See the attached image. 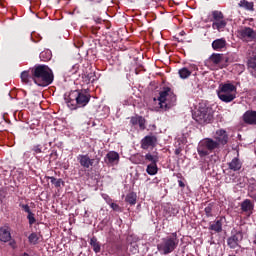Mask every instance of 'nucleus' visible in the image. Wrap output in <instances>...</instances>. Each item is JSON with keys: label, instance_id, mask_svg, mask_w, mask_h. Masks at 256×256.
<instances>
[{"label": "nucleus", "instance_id": "obj_1", "mask_svg": "<svg viewBox=\"0 0 256 256\" xmlns=\"http://www.w3.org/2000/svg\"><path fill=\"white\" fill-rule=\"evenodd\" d=\"M31 73L34 83L40 87H47L53 83V71L46 65L35 66Z\"/></svg>", "mask_w": 256, "mask_h": 256}, {"label": "nucleus", "instance_id": "obj_2", "mask_svg": "<svg viewBox=\"0 0 256 256\" xmlns=\"http://www.w3.org/2000/svg\"><path fill=\"white\" fill-rule=\"evenodd\" d=\"M217 95L218 99L223 103H231L237 99V86L230 82L221 83L218 87Z\"/></svg>", "mask_w": 256, "mask_h": 256}, {"label": "nucleus", "instance_id": "obj_3", "mask_svg": "<svg viewBox=\"0 0 256 256\" xmlns=\"http://www.w3.org/2000/svg\"><path fill=\"white\" fill-rule=\"evenodd\" d=\"M179 245V238L177 233H172L170 236H167L162 239L161 243L158 244V251L163 255H169L173 253Z\"/></svg>", "mask_w": 256, "mask_h": 256}, {"label": "nucleus", "instance_id": "obj_4", "mask_svg": "<svg viewBox=\"0 0 256 256\" xmlns=\"http://www.w3.org/2000/svg\"><path fill=\"white\" fill-rule=\"evenodd\" d=\"M194 119L200 125L211 123L213 121V108L206 104L200 103L198 110L194 114Z\"/></svg>", "mask_w": 256, "mask_h": 256}, {"label": "nucleus", "instance_id": "obj_5", "mask_svg": "<svg viewBox=\"0 0 256 256\" xmlns=\"http://www.w3.org/2000/svg\"><path fill=\"white\" fill-rule=\"evenodd\" d=\"M68 107L77 109V107H85L89 103L91 96L87 93L74 91L69 95Z\"/></svg>", "mask_w": 256, "mask_h": 256}, {"label": "nucleus", "instance_id": "obj_6", "mask_svg": "<svg viewBox=\"0 0 256 256\" xmlns=\"http://www.w3.org/2000/svg\"><path fill=\"white\" fill-rule=\"evenodd\" d=\"M215 149H219V144L212 138L202 139L197 146V153L199 157H207L210 153H213Z\"/></svg>", "mask_w": 256, "mask_h": 256}, {"label": "nucleus", "instance_id": "obj_7", "mask_svg": "<svg viewBox=\"0 0 256 256\" xmlns=\"http://www.w3.org/2000/svg\"><path fill=\"white\" fill-rule=\"evenodd\" d=\"M160 109H171L175 105V101H177V97L171 89L167 88L166 90L160 92V96L158 98Z\"/></svg>", "mask_w": 256, "mask_h": 256}, {"label": "nucleus", "instance_id": "obj_8", "mask_svg": "<svg viewBox=\"0 0 256 256\" xmlns=\"http://www.w3.org/2000/svg\"><path fill=\"white\" fill-rule=\"evenodd\" d=\"M212 28L217 29V31L221 32L225 27H227V21L225 20V16L223 12L214 10L212 11Z\"/></svg>", "mask_w": 256, "mask_h": 256}, {"label": "nucleus", "instance_id": "obj_9", "mask_svg": "<svg viewBox=\"0 0 256 256\" xmlns=\"http://www.w3.org/2000/svg\"><path fill=\"white\" fill-rule=\"evenodd\" d=\"M237 35L239 39H242V41H246L249 43V41H255L256 39V33L255 31L250 27H243L237 31Z\"/></svg>", "mask_w": 256, "mask_h": 256}, {"label": "nucleus", "instance_id": "obj_10", "mask_svg": "<svg viewBox=\"0 0 256 256\" xmlns=\"http://www.w3.org/2000/svg\"><path fill=\"white\" fill-rule=\"evenodd\" d=\"M209 63L214 65V67L223 69L224 67H227V57H225L223 54L214 53L209 57Z\"/></svg>", "mask_w": 256, "mask_h": 256}, {"label": "nucleus", "instance_id": "obj_11", "mask_svg": "<svg viewBox=\"0 0 256 256\" xmlns=\"http://www.w3.org/2000/svg\"><path fill=\"white\" fill-rule=\"evenodd\" d=\"M215 143H218V149L220 145H227L229 141V135H227V131L220 129L217 130L214 135Z\"/></svg>", "mask_w": 256, "mask_h": 256}, {"label": "nucleus", "instance_id": "obj_12", "mask_svg": "<svg viewBox=\"0 0 256 256\" xmlns=\"http://www.w3.org/2000/svg\"><path fill=\"white\" fill-rule=\"evenodd\" d=\"M155 145H157V137L153 135L145 136L141 140V149L147 150L150 147H155Z\"/></svg>", "mask_w": 256, "mask_h": 256}, {"label": "nucleus", "instance_id": "obj_13", "mask_svg": "<svg viewBox=\"0 0 256 256\" xmlns=\"http://www.w3.org/2000/svg\"><path fill=\"white\" fill-rule=\"evenodd\" d=\"M77 160L79 161L81 167L84 169H89V167H93V163H95V159H90L89 155H78Z\"/></svg>", "mask_w": 256, "mask_h": 256}, {"label": "nucleus", "instance_id": "obj_14", "mask_svg": "<svg viewBox=\"0 0 256 256\" xmlns=\"http://www.w3.org/2000/svg\"><path fill=\"white\" fill-rule=\"evenodd\" d=\"M240 241H243V234L241 232H238L235 235L228 238L227 243L231 249H237V247H239Z\"/></svg>", "mask_w": 256, "mask_h": 256}, {"label": "nucleus", "instance_id": "obj_15", "mask_svg": "<svg viewBox=\"0 0 256 256\" xmlns=\"http://www.w3.org/2000/svg\"><path fill=\"white\" fill-rule=\"evenodd\" d=\"M0 241L2 243H9L11 241V230H9V227L4 226L0 228Z\"/></svg>", "mask_w": 256, "mask_h": 256}, {"label": "nucleus", "instance_id": "obj_16", "mask_svg": "<svg viewBox=\"0 0 256 256\" xmlns=\"http://www.w3.org/2000/svg\"><path fill=\"white\" fill-rule=\"evenodd\" d=\"M243 121L248 125H256V111H247L243 115Z\"/></svg>", "mask_w": 256, "mask_h": 256}, {"label": "nucleus", "instance_id": "obj_17", "mask_svg": "<svg viewBox=\"0 0 256 256\" xmlns=\"http://www.w3.org/2000/svg\"><path fill=\"white\" fill-rule=\"evenodd\" d=\"M227 47V40L225 38L216 39L212 42V49L214 51H221V49H225Z\"/></svg>", "mask_w": 256, "mask_h": 256}, {"label": "nucleus", "instance_id": "obj_18", "mask_svg": "<svg viewBox=\"0 0 256 256\" xmlns=\"http://www.w3.org/2000/svg\"><path fill=\"white\" fill-rule=\"evenodd\" d=\"M196 67L195 66H190L189 68L184 67L179 70V75L181 79H188V77H191V73L195 71Z\"/></svg>", "mask_w": 256, "mask_h": 256}, {"label": "nucleus", "instance_id": "obj_19", "mask_svg": "<svg viewBox=\"0 0 256 256\" xmlns=\"http://www.w3.org/2000/svg\"><path fill=\"white\" fill-rule=\"evenodd\" d=\"M253 202H251V200L246 199L241 203V210L244 213H248V215H251L252 211H253Z\"/></svg>", "mask_w": 256, "mask_h": 256}, {"label": "nucleus", "instance_id": "obj_20", "mask_svg": "<svg viewBox=\"0 0 256 256\" xmlns=\"http://www.w3.org/2000/svg\"><path fill=\"white\" fill-rule=\"evenodd\" d=\"M248 67L256 71V43L252 45V57L248 60Z\"/></svg>", "mask_w": 256, "mask_h": 256}, {"label": "nucleus", "instance_id": "obj_21", "mask_svg": "<svg viewBox=\"0 0 256 256\" xmlns=\"http://www.w3.org/2000/svg\"><path fill=\"white\" fill-rule=\"evenodd\" d=\"M106 159L110 165H117L119 163V153L111 151L106 155Z\"/></svg>", "mask_w": 256, "mask_h": 256}, {"label": "nucleus", "instance_id": "obj_22", "mask_svg": "<svg viewBox=\"0 0 256 256\" xmlns=\"http://www.w3.org/2000/svg\"><path fill=\"white\" fill-rule=\"evenodd\" d=\"M228 167L231 171H240L242 164L239 158H233L231 162L228 163Z\"/></svg>", "mask_w": 256, "mask_h": 256}, {"label": "nucleus", "instance_id": "obj_23", "mask_svg": "<svg viewBox=\"0 0 256 256\" xmlns=\"http://www.w3.org/2000/svg\"><path fill=\"white\" fill-rule=\"evenodd\" d=\"M238 5L239 7H242V9H246V11H255V4H253V2L241 0Z\"/></svg>", "mask_w": 256, "mask_h": 256}, {"label": "nucleus", "instance_id": "obj_24", "mask_svg": "<svg viewBox=\"0 0 256 256\" xmlns=\"http://www.w3.org/2000/svg\"><path fill=\"white\" fill-rule=\"evenodd\" d=\"M158 171L159 168L157 167V164L150 163L147 165L146 173H148V175H157Z\"/></svg>", "mask_w": 256, "mask_h": 256}, {"label": "nucleus", "instance_id": "obj_25", "mask_svg": "<svg viewBox=\"0 0 256 256\" xmlns=\"http://www.w3.org/2000/svg\"><path fill=\"white\" fill-rule=\"evenodd\" d=\"M211 231H215L216 233H221L223 230V224L221 223V220H217L216 222L212 223L210 225Z\"/></svg>", "mask_w": 256, "mask_h": 256}, {"label": "nucleus", "instance_id": "obj_26", "mask_svg": "<svg viewBox=\"0 0 256 256\" xmlns=\"http://www.w3.org/2000/svg\"><path fill=\"white\" fill-rule=\"evenodd\" d=\"M90 245L91 247H93V251H95L96 253L101 252V244L99 243V241H97L95 237L91 238Z\"/></svg>", "mask_w": 256, "mask_h": 256}, {"label": "nucleus", "instance_id": "obj_27", "mask_svg": "<svg viewBox=\"0 0 256 256\" xmlns=\"http://www.w3.org/2000/svg\"><path fill=\"white\" fill-rule=\"evenodd\" d=\"M145 159L146 161H149V163H154V164L159 163V156H157V154L147 153L145 155Z\"/></svg>", "mask_w": 256, "mask_h": 256}, {"label": "nucleus", "instance_id": "obj_28", "mask_svg": "<svg viewBox=\"0 0 256 256\" xmlns=\"http://www.w3.org/2000/svg\"><path fill=\"white\" fill-rule=\"evenodd\" d=\"M20 77L22 83L25 85H29V83H31V76L29 75V71H23Z\"/></svg>", "mask_w": 256, "mask_h": 256}, {"label": "nucleus", "instance_id": "obj_29", "mask_svg": "<svg viewBox=\"0 0 256 256\" xmlns=\"http://www.w3.org/2000/svg\"><path fill=\"white\" fill-rule=\"evenodd\" d=\"M126 202L129 203L130 205H135L137 203V194L135 193H130L126 196Z\"/></svg>", "mask_w": 256, "mask_h": 256}, {"label": "nucleus", "instance_id": "obj_30", "mask_svg": "<svg viewBox=\"0 0 256 256\" xmlns=\"http://www.w3.org/2000/svg\"><path fill=\"white\" fill-rule=\"evenodd\" d=\"M51 57H52V54H51L50 50L42 51L40 53L41 61H50Z\"/></svg>", "mask_w": 256, "mask_h": 256}, {"label": "nucleus", "instance_id": "obj_31", "mask_svg": "<svg viewBox=\"0 0 256 256\" xmlns=\"http://www.w3.org/2000/svg\"><path fill=\"white\" fill-rule=\"evenodd\" d=\"M29 243H32V245H37L39 243V234L32 233L28 237Z\"/></svg>", "mask_w": 256, "mask_h": 256}, {"label": "nucleus", "instance_id": "obj_32", "mask_svg": "<svg viewBox=\"0 0 256 256\" xmlns=\"http://www.w3.org/2000/svg\"><path fill=\"white\" fill-rule=\"evenodd\" d=\"M50 181L55 187H61V185H63V180L57 179L55 177H50Z\"/></svg>", "mask_w": 256, "mask_h": 256}, {"label": "nucleus", "instance_id": "obj_33", "mask_svg": "<svg viewBox=\"0 0 256 256\" xmlns=\"http://www.w3.org/2000/svg\"><path fill=\"white\" fill-rule=\"evenodd\" d=\"M27 219L29 221V225H33L37 221L33 212H30V214H28Z\"/></svg>", "mask_w": 256, "mask_h": 256}, {"label": "nucleus", "instance_id": "obj_34", "mask_svg": "<svg viewBox=\"0 0 256 256\" xmlns=\"http://www.w3.org/2000/svg\"><path fill=\"white\" fill-rule=\"evenodd\" d=\"M21 207H22L23 211H25V213H28V215H29L30 213H32V212H31V208L29 207V205H27V204H22Z\"/></svg>", "mask_w": 256, "mask_h": 256}, {"label": "nucleus", "instance_id": "obj_35", "mask_svg": "<svg viewBox=\"0 0 256 256\" xmlns=\"http://www.w3.org/2000/svg\"><path fill=\"white\" fill-rule=\"evenodd\" d=\"M248 195H249V197H251V199H255V201H256V193L253 192V189L251 187L249 188Z\"/></svg>", "mask_w": 256, "mask_h": 256}, {"label": "nucleus", "instance_id": "obj_36", "mask_svg": "<svg viewBox=\"0 0 256 256\" xmlns=\"http://www.w3.org/2000/svg\"><path fill=\"white\" fill-rule=\"evenodd\" d=\"M33 151H34V153H36V154L41 153V152H42V151H41V146H40V145L34 146V147H33Z\"/></svg>", "mask_w": 256, "mask_h": 256}, {"label": "nucleus", "instance_id": "obj_37", "mask_svg": "<svg viewBox=\"0 0 256 256\" xmlns=\"http://www.w3.org/2000/svg\"><path fill=\"white\" fill-rule=\"evenodd\" d=\"M110 207H111V209H113V211H119V209H120V207L115 203H111Z\"/></svg>", "mask_w": 256, "mask_h": 256}, {"label": "nucleus", "instance_id": "obj_38", "mask_svg": "<svg viewBox=\"0 0 256 256\" xmlns=\"http://www.w3.org/2000/svg\"><path fill=\"white\" fill-rule=\"evenodd\" d=\"M205 213H206V215H207V217H211V207H206L205 208Z\"/></svg>", "mask_w": 256, "mask_h": 256}, {"label": "nucleus", "instance_id": "obj_39", "mask_svg": "<svg viewBox=\"0 0 256 256\" xmlns=\"http://www.w3.org/2000/svg\"><path fill=\"white\" fill-rule=\"evenodd\" d=\"M136 157H138V160H136L135 163L139 165L141 163V159H143V155L138 154Z\"/></svg>", "mask_w": 256, "mask_h": 256}, {"label": "nucleus", "instance_id": "obj_40", "mask_svg": "<svg viewBox=\"0 0 256 256\" xmlns=\"http://www.w3.org/2000/svg\"><path fill=\"white\" fill-rule=\"evenodd\" d=\"M89 81H95V75L93 73L88 74Z\"/></svg>", "mask_w": 256, "mask_h": 256}, {"label": "nucleus", "instance_id": "obj_41", "mask_svg": "<svg viewBox=\"0 0 256 256\" xmlns=\"http://www.w3.org/2000/svg\"><path fill=\"white\" fill-rule=\"evenodd\" d=\"M178 183H179V187H185V183H183V181L179 180Z\"/></svg>", "mask_w": 256, "mask_h": 256}, {"label": "nucleus", "instance_id": "obj_42", "mask_svg": "<svg viewBox=\"0 0 256 256\" xmlns=\"http://www.w3.org/2000/svg\"><path fill=\"white\" fill-rule=\"evenodd\" d=\"M179 153H181V151H180L179 149H177V150L175 151V154H176V155H179Z\"/></svg>", "mask_w": 256, "mask_h": 256}, {"label": "nucleus", "instance_id": "obj_43", "mask_svg": "<svg viewBox=\"0 0 256 256\" xmlns=\"http://www.w3.org/2000/svg\"><path fill=\"white\" fill-rule=\"evenodd\" d=\"M22 256H29V254H27V253H24V254H22Z\"/></svg>", "mask_w": 256, "mask_h": 256}, {"label": "nucleus", "instance_id": "obj_44", "mask_svg": "<svg viewBox=\"0 0 256 256\" xmlns=\"http://www.w3.org/2000/svg\"><path fill=\"white\" fill-rule=\"evenodd\" d=\"M132 123L135 124V119H132Z\"/></svg>", "mask_w": 256, "mask_h": 256}, {"label": "nucleus", "instance_id": "obj_45", "mask_svg": "<svg viewBox=\"0 0 256 256\" xmlns=\"http://www.w3.org/2000/svg\"><path fill=\"white\" fill-rule=\"evenodd\" d=\"M98 23H101V19L98 20Z\"/></svg>", "mask_w": 256, "mask_h": 256}]
</instances>
